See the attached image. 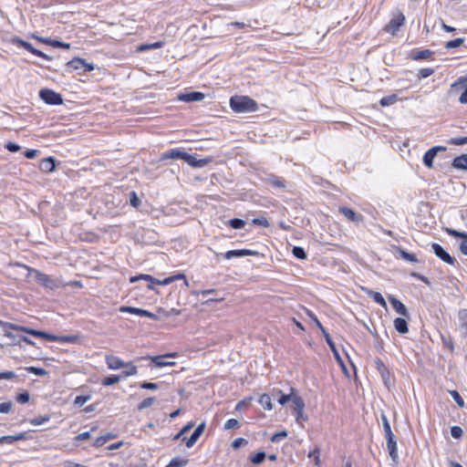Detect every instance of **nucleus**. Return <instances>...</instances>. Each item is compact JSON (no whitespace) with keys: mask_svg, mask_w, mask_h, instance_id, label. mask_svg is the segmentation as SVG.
I'll return each instance as SVG.
<instances>
[{"mask_svg":"<svg viewBox=\"0 0 467 467\" xmlns=\"http://www.w3.org/2000/svg\"><path fill=\"white\" fill-rule=\"evenodd\" d=\"M230 107L236 113L254 112L258 109L257 102L248 96H233Z\"/></svg>","mask_w":467,"mask_h":467,"instance_id":"f257e3e1","label":"nucleus"},{"mask_svg":"<svg viewBox=\"0 0 467 467\" xmlns=\"http://www.w3.org/2000/svg\"><path fill=\"white\" fill-rule=\"evenodd\" d=\"M381 420H382L383 430L385 432V439L387 441V448L389 450V456H390L392 462L395 464H397L399 462V454H398V447H397V441H396L395 435L392 432L389 421L384 413L381 414Z\"/></svg>","mask_w":467,"mask_h":467,"instance_id":"f03ea898","label":"nucleus"},{"mask_svg":"<svg viewBox=\"0 0 467 467\" xmlns=\"http://www.w3.org/2000/svg\"><path fill=\"white\" fill-rule=\"evenodd\" d=\"M307 316L315 322L316 326L320 329L324 336V339H326V342L327 343L330 350L332 351L335 359L337 361V363L341 366V368L346 370V366L344 364L343 359L341 358L339 352L336 347V344L332 340V337H330L329 333L327 331V329L323 327L317 317L310 310L306 311Z\"/></svg>","mask_w":467,"mask_h":467,"instance_id":"7ed1b4c3","label":"nucleus"},{"mask_svg":"<svg viewBox=\"0 0 467 467\" xmlns=\"http://www.w3.org/2000/svg\"><path fill=\"white\" fill-rule=\"evenodd\" d=\"M95 66L93 63L87 62L84 58L74 57L66 63V69L71 73L74 70H82L83 72H90L94 70Z\"/></svg>","mask_w":467,"mask_h":467,"instance_id":"20e7f679","label":"nucleus"},{"mask_svg":"<svg viewBox=\"0 0 467 467\" xmlns=\"http://www.w3.org/2000/svg\"><path fill=\"white\" fill-rule=\"evenodd\" d=\"M10 42L15 46L21 47L25 48L26 50H27L28 52H30L31 54H33L36 57H42L46 60H52V57L50 56L45 54L44 52H42L39 49L35 48L31 43L25 41L18 36L12 37Z\"/></svg>","mask_w":467,"mask_h":467,"instance_id":"39448f33","label":"nucleus"},{"mask_svg":"<svg viewBox=\"0 0 467 467\" xmlns=\"http://www.w3.org/2000/svg\"><path fill=\"white\" fill-rule=\"evenodd\" d=\"M39 98L48 105L57 106L63 104L61 94L49 88H42L39 90Z\"/></svg>","mask_w":467,"mask_h":467,"instance_id":"423d86ee","label":"nucleus"},{"mask_svg":"<svg viewBox=\"0 0 467 467\" xmlns=\"http://www.w3.org/2000/svg\"><path fill=\"white\" fill-rule=\"evenodd\" d=\"M404 22L405 16L400 10H397L390 21L384 26V31L394 36L400 26H403Z\"/></svg>","mask_w":467,"mask_h":467,"instance_id":"0eeeda50","label":"nucleus"},{"mask_svg":"<svg viewBox=\"0 0 467 467\" xmlns=\"http://www.w3.org/2000/svg\"><path fill=\"white\" fill-rule=\"evenodd\" d=\"M119 312L133 314V315H137L140 317H149L152 320H159V317L156 314H153V313L150 312L149 310L139 308V307L121 306L119 307Z\"/></svg>","mask_w":467,"mask_h":467,"instance_id":"6e6552de","label":"nucleus"},{"mask_svg":"<svg viewBox=\"0 0 467 467\" xmlns=\"http://www.w3.org/2000/svg\"><path fill=\"white\" fill-rule=\"evenodd\" d=\"M431 248L434 254L441 260H442L444 263L449 265H455V263H457L456 259L453 256H451L446 250H444V248L441 244L433 243L431 244Z\"/></svg>","mask_w":467,"mask_h":467,"instance_id":"1a4fd4ad","label":"nucleus"},{"mask_svg":"<svg viewBox=\"0 0 467 467\" xmlns=\"http://www.w3.org/2000/svg\"><path fill=\"white\" fill-rule=\"evenodd\" d=\"M338 211L348 220H349L355 223H362L364 220V216L361 213H356L351 208H348L346 206H341V207H339Z\"/></svg>","mask_w":467,"mask_h":467,"instance_id":"9d476101","label":"nucleus"},{"mask_svg":"<svg viewBox=\"0 0 467 467\" xmlns=\"http://www.w3.org/2000/svg\"><path fill=\"white\" fill-rule=\"evenodd\" d=\"M259 253L257 251L250 250V249H237V250H230L223 254V257L225 259H233L235 257H244V256H255L258 255Z\"/></svg>","mask_w":467,"mask_h":467,"instance_id":"9b49d317","label":"nucleus"},{"mask_svg":"<svg viewBox=\"0 0 467 467\" xmlns=\"http://www.w3.org/2000/svg\"><path fill=\"white\" fill-rule=\"evenodd\" d=\"M187 155H188V152H186L179 148H175V149H171V150L162 153L161 160L164 161V160L173 159V160H182L185 161Z\"/></svg>","mask_w":467,"mask_h":467,"instance_id":"f8f14e48","label":"nucleus"},{"mask_svg":"<svg viewBox=\"0 0 467 467\" xmlns=\"http://www.w3.org/2000/svg\"><path fill=\"white\" fill-rule=\"evenodd\" d=\"M36 280L38 284L42 285L43 286L50 289H54L57 287L56 282L54 279H52L49 275L36 270Z\"/></svg>","mask_w":467,"mask_h":467,"instance_id":"ddd939ff","label":"nucleus"},{"mask_svg":"<svg viewBox=\"0 0 467 467\" xmlns=\"http://www.w3.org/2000/svg\"><path fill=\"white\" fill-rule=\"evenodd\" d=\"M205 98L204 94L200 91H191L186 93H181L178 95V99L183 102H195L201 101Z\"/></svg>","mask_w":467,"mask_h":467,"instance_id":"4468645a","label":"nucleus"},{"mask_svg":"<svg viewBox=\"0 0 467 467\" xmlns=\"http://www.w3.org/2000/svg\"><path fill=\"white\" fill-rule=\"evenodd\" d=\"M212 161V158L197 159L194 155L188 153L185 162L193 168H203Z\"/></svg>","mask_w":467,"mask_h":467,"instance_id":"2eb2a0df","label":"nucleus"},{"mask_svg":"<svg viewBox=\"0 0 467 467\" xmlns=\"http://www.w3.org/2000/svg\"><path fill=\"white\" fill-rule=\"evenodd\" d=\"M204 431H205V422H202L195 428V430L193 431L192 435L186 440V442H185L186 447L192 448L196 443V441L201 437V435L204 432Z\"/></svg>","mask_w":467,"mask_h":467,"instance_id":"dca6fc26","label":"nucleus"},{"mask_svg":"<svg viewBox=\"0 0 467 467\" xmlns=\"http://www.w3.org/2000/svg\"><path fill=\"white\" fill-rule=\"evenodd\" d=\"M389 300L398 314L405 317H410L409 311L402 302H400L399 299H397L394 296L391 295L389 296Z\"/></svg>","mask_w":467,"mask_h":467,"instance_id":"f3484780","label":"nucleus"},{"mask_svg":"<svg viewBox=\"0 0 467 467\" xmlns=\"http://www.w3.org/2000/svg\"><path fill=\"white\" fill-rule=\"evenodd\" d=\"M106 363L110 369H119L124 368L127 362L121 360L119 357L113 355L106 356Z\"/></svg>","mask_w":467,"mask_h":467,"instance_id":"a211bd4d","label":"nucleus"},{"mask_svg":"<svg viewBox=\"0 0 467 467\" xmlns=\"http://www.w3.org/2000/svg\"><path fill=\"white\" fill-rule=\"evenodd\" d=\"M39 169L43 172H52L56 169V159L47 157L43 159L39 163Z\"/></svg>","mask_w":467,"mask_h":467,"instance_id":"6ab92c4d","label":"nucleus"},{"mask_svg":"<svg viewBox=\"0 0 467 467\" xmlns=\"http://www.w3.org/2000/svg\"><path fill=\"white\" fill-rule=\"evenodd\" d=\"M27 432H20L16 435H6L0 437V444L8 443L12 444L18 441H24L27 439Z\"/></svg>","mask_w":467,"mask_h":467,"instance_id":"aec40b11","label":"nucleus"},{"mask_svg":"<svg viewBox=\"0 0 467 467\" xmlns=\"http://www.w3.org/2000/svg\"><path fill=\"white\" fill-rule=\"evenodd\" d=\"M363 291L367 294L368 296L372 298L377 304L381 306L384 308H387V303L383 297V296L379 292L373 291L369 288H362Z\"/></svg>","mask_w":467,"mask_h":467,"instance_id":"412c9836","label":"nucleus"},{"mask_svg":"<svg viewBox=\"0 0 467 467\" xmlns=\"http://www.w3.org/2000/svg\"><path fill=\"white\" fill-rule=\"evenodd\" d=\"M451 167L455 170H467V154H462L455 157L451 161Z\"/></svg>","mask_w":467,"mask_h":467,"instance_id":"4be33fe9","label":"nucleus"},{"mask_svg":"<svg viewBox=\"0 0 467 467\" xmlns=\"http://www.w3.org/2000/svg\"><path fill=\"white\" fill-rule=\"evenodd\" d=\"M265 182L276 189H281L285 187V182L283 178L278 177L274 174H270L265 178Z\"/></svg>","mask_w":467,"mask_h":467,"instance_id":"5701e85b","label":"nucleus"},{"mask_svg":"<svg viewBox=\"0 0 467 467\" xmlns=\"http://www.w3.org/2000/svg\"><path fill=\"white\" fill-rule=\"evenodd\" d=\"M433 52L430 49H422L418 51H412L410 55V58L413 60H424V59H432Z\"/></svg>","mask_w":467,"mask_h":467,"instance_id":"b1692460","label":"nucleus"},{"mask_svg":"<svg viewBox=\"0 0 467 467\" xmlns=\"http://www.w3.org/2000/svg\"><path fill=\"white\" fill-rule=\"evenodd\" d=\"M376 368L378 369L379 373L380 374L381 378L384 381L389 379V370L388 367L385 365V363L380 359L377 358L375 359Z\"/></svg>","mask_w":467,"mask_h":467,"instance_id":"393cba45","label":"nucleus"},{"mask_svg":"<svg viewBox=\"0 0 467 467\" xmlns=\"http://www.w3.org/2000/svg\"><path fill=\"white\" fill-rule=\"evenodd\" d=\"M394 327L400 334H406L409 332L408 322L403 317H396L394 319Z\"/></svg>","mask_w":467,"mask_h":467,"instance_id":"a878e982","label":"nucleus"},{"mask_svg":"<svg viewBox=\"0 0 467 467\" xmlns=\"http://www.w3.org/2000/svg\"><path fill=\"white\" fill-rule=\"evenodd\" d=\"M465 81L466 79L460 78L451 85V88H456L458 85H462L463 91L462 92L459 98V101L462 104H467V83H465Z\"/></svg>","mask_w":467,"mask_h":467,"instance_id":"bb28decb","label":"nucleus"},{"mask_svg":"<svg viewBox=\"0 0 467 467\" xmlns=\"http://www.w3.org/2000/svg\"><path fill=\"white\" fill-rule=\"evenodd\" d=\"M149 358L151 359V361L155 364L156 367L161 368V367H167V366H174L175 362L173 361H166V356H154V357H149Z\"/></svg>","mask_w":467,"mask_h":467,"instance_id":"cd10ccee","label":"nucleus"},{"mask_svg":"<svg viewBox=\"0 0 467 467\" xmlns=\"http://www.w3.org/2000/svg\"><path fill=\"white\" fill-rule=\"evenodd\" d=\"M398 254L405 261L410 262V263H418L419 260L416 256V254L409 253L402 249L401 247H397L396 249Z\"/></svg>","mask_w":467,"mask_h":467,"instance_id":"c85d7f7f","label":"nucleus"},{"mask_svg":"<svg viewBox=\"0 0 467 467\" xmlns=\"http://www.w3.org/2000/svg\"><path fill=\"white\" fill-rule=\"evenodd\" d=\"M117 435L112 432H108L105 435L99 436L95 441L93 445L96 447L103 446L108 441L115 439Z\"/></svg>","mask_w":467,"mask_h":467,"instance_id":"c756f323","label":"nucleus"},{"mask_svg":"<svg viewBox=\"0 0 467 467\" xmlns=\"http://www.w3.org/2000/svg\"><path fill=\"white\" fill-rule=\"evenodd\" d=\"M437 155L434 154V151H432L431 149H429L423 155L422 162L427 168H432L433 167V161L434 158Z\"/></svg>","mask_w":467,"mask_h":467,"instance_id":"7c9ffc66","label":"nucleus"},{"mask_svg":"<svg viewBox=\"0 0 467 467\" xmlns=\"http://www.w3.org/2000/svg\"><path fill=\"white\" fill-rule=\"evenodd\" d=\"M460 327L463 330V336L467 337V309L459 311Z\"/></svg>","mask_w":467,"mask_h":467,"instance_id":"2f4dec72","label":"nucleus"},{"mask_svg":"<svg viewBox=\"0 0 467 467\" xmlns=\"http://www.w3.org/2000/svg\"><path fill=\"white\" fill-rule=\"evenodd\" d=\"M442 345L447 348L451 352L454 351V341L450 334L441 335Z\"/></svg>","mask_w":467,"mask_h":467,"instance_id":"473e14b6","label":"nucleus"},{"mask_svg":"<svg viewBox=\"0 0 467 467\" xmlns=\"http://www.w3.org/2000/svg\"><path fill=\"white\" fill-rule=\"evenodd\" d=\"M189 460L186 458L174 457L165 467H184L188 464Z\"/></svg>","mask_w":467,"mask_h":467,"instance_id":"72a5a7b5","label":"nucleus"},{"mask_svg":"<svg viewBox=\"0 0 467 467\" xmlns=\"http://www.w3.org/2000/svg\"><path fill=\"white\" fill-rule=\"evenodd\" d=\"M291 401L293 403V409H294L295 411L304 410L305 401H304V400L300 396H297L295 393L293 395V398H292Z\"/></svg>","mask_w":467,"mask_h":467,"instance_id":"f704fd0d","label":"nucleus"},{"mask_svg":"<svg viewBox=\"0 0 467 467\" xmlns=\"http://www.w3.org/2000/svg\"><path fill=\"white\" fill-rule=\"evenodd\" d=\"M258 402L265 410H271L273 409L271 397L268 394L261 395Z\"/></svg>","mask_w":467,"mask_h":467,"instance_id":"c9c22d12","label":"nucleus"},{"mask_svg":"<svg viewBox=\"0 0 467 467\" xmlns=\"http://www.w3.org/2000/svg\"><path fill=\"white\" fill-rule=\"evenodd\" d=\"M398 101V96L396 94H391V95H389V96H386V97H383L380 100H379V104L382 106V107H389L390 105H393L394 103H396Z\"/></svg>","mask_w":467,"mask_h":467,"instance_id":"e433bc0d","label":"nucleus"},{"mask_svg":"<svg viewBox=\"0 0 467 467\" xmlns=\"http://www.w3.org/2000/svg\"><path fill=\"white\" fill-rule=\"evenodd\" d=\"M125 368H127L128 369L122 371V375H121L124 378L130 377V376H134L138 373L137 367L135 365H133L131 362H127L125 365Z\"/></svg>","mask_w":467,"mask_h":467,"instance_id":"4c0bfd02","label":"nucleus"},{"mask_svg":"<svg viewBox=\"0 0 467 467\" xmlns=\"http://www.w3.org/2000/svg\"><path fill=\"white\" fill-rule=\"evenodd\" d=\"M4 337H8L10 339V342L8 343L9 345L20 346L19 335H16L9 330H5Z\"/></svg>","mask_w":467,"mask_h":467,"instance_id":"58836bf2","label":"nucleus"},{"mask_svg":"<svg viewBox=\"0 0 467 467\" xmlns=\"http://www.w3.org/2000/svg\"><path fill=\"white\" fill-rule=\"evenodd\" d=\"M292 254L296 258L300 260H305L307 257L305 249L301 246H294L292 249Z\"/></svg>","mask_w":467,"mask_h":467,"instance_id":"ea45409f","label":"nucleus"},{"mask_svg":"<svg viewBox=\"0 0 467 467\" xmlns=\"http://www.w3.org/2000/svg\"><path fill=\"white\" fill-rule=\"evenodd\" d=\"M120 378H121V376L109 375L103 379L102 385L106 386V387L112 386V385L118 383L120 380Z\"/></svg>","mask_w":467,"mask_h":467,"instance_id":"a19ab883","label":"nucleus"},{"mask_svg":"<svg viewBox=\"0 0 467 467\" xmlns=\"http://www.w3.org/2000/svg\"><path fill=\"white\" fill-rule=\"evenodd\" d=\"M463 42H464L463 37H458L453 40H450L445 44V48L452 49V48L459 47L460 46H462L463 44Z\"/></svg>","mask_w":467,"mask_h":467,"instance_id":"79ce46f5","label":"nucleus"},{"mask_svg":"<svg viewBox=\"0 0 467 467\" xmlns=\"http://www.w3.org/2000/svg\"><path fill=\"white\" fill-rule=\"evenodd\" d=\"M266 458V454L265 451H258L257 453H255L254 455H253L251 457V462L254 464V465H259L261 464L265 459Z\"/></svg>","mask_w":467,"mask_h":467,"instance_id":"37998d69","label":"nucleus"},{"mask_svg":"<svg viewBox=\"0 0 467 467\" xmlns=\"http://www.w3.org/2000/svg\"><path fill=\"white\" fill-rule=\"evenodd\" d=\"M228 224L233 229H242L245 225V221H244L243 219H240V218H233V219L229 220Z\"/></svg>","mask_w":467,"mask_h":467,"instance_id":"c03bdc74","label":"nucleus"},{"mask_svg":"<svg viewBox=\"0 0 467 467\" xmlns=\"http://www.w3.org/2000/svg\"><path fill=\"white\" fill-rule=\"evenodd\" d=\"M155 400H156V399L154 397H149V398L144 399L141 402L139 403L138 410H145V409L150 407L151 405H153Z\"/></svg>","mask_w":467,"mask_h":467,"instance_id":"a18cd8bd","label":"nucleus"},{"mask_svg":"<svg viewBox=\"0 0 467 467\" xmlns=\"http://www.w3.org/2000/svg\"><path fill=\"white\" fill-rule=\"evenodd\" d=\"M26 371H28L29 373H32L36 376H46L47 375V371L42 368H38V367H34V366H31V367H27L25 368Z\"/></svg>","mask_w":467,"mask_h":467,"instance_id":"49530a36","label":"nucleus"},{"mask_svg":"<svg viewBox=\"0 0 467 467\" xmlns=\"http://www.w3.org/2000/svg\"><path fill=\"white\" fill-rule=\"evenodd\" d=\"M449 393L460 408L464 407V400L457 390H449Z\"/></svg>","mask_w":467,"mask_h":467,"instance_id":"de8ad7c7","label":"nucleus"},{"mask_svg":"<svg viewBox=\"0 0 467 467\" xmlns=\"http://www.w3.org/2000/svg\"><path fill=\"white\" fill-rule=\"evenodd\" d=\"M143 280L149 282L147 286L149 289H151V290H154V286H153L154 285H161V280H159L150 275H144Z\"/></svg>","mask_w":467,"mask_h":467,"instance_id":"09e8293b","label":"nucleus"},{"mask_svg":"<svg viewBox=\"0 0 467 467\" xmlns=\"http://www.w3.org/2000/svg\"><path fill=\"white\" fill-rule=\"evenodd\" d=\"M20 331L24 332V333H26L28 335H31L33 337H40L41 338V336H42V331L41 330H36V329L30 328V327H27L21 326Z\"/></svg>","mask_w":467,"mask_h":467,"instance_id":"8fccbe9b","label":"nucleus"},{"mask_svg":"<svg viewBox=\"0 0 467 467\" xmlns=\"http://www.w3.org/2000/svg\"><path fill=\"white\" fill-rule=\"evenodd\" d=\"M130 195V204L134 207V208H138L140 205V198L138 197L137 193L132 191L129 193Z\"/></svg>","mask_w":467,"mask_h":467,"instance_id":"3c124183","label":"nucleus"},{"mask_svg":"<svg viewBox=\"0 0 467 467\" xmlns=\"http://www.w3.org/2000/svg\"><path fill=\"white\" fill-rule=\"evenodd\" d=\"M50 417L48 415L40 416L30 420V423L34 426H38L49 421Z\"/></svg>","mask_w":467,"mask_h":467,"instance_id":"603ef678","label":"nucleus"},{"mask_svg":"<svg viewBox=\"0 0 467 467\" xmlns=\"http://www.w3.org/2000/svg\"><path fill=\"white\" fill-rule=\"evenodd\" d=\"M296 392V389H291V392L289 394H282L279 399H278V402L281 404V405H285L286 404L288 401H291L292 398H293V395L295 394Z\"/></svg>","mask_w":467,"mask_h":467,"instance_id":"864d4df0","label":"nucleus"},{"mask_svg":"<svg viewBox=\"0 0 467 467\" xmlns=\"http://www.w3.org/2000/svg\"><path fill=\"white\" fill-rule=\"evenodd\" d=\"M434 73V69L432 68H429V67H424V68H420L417 74L418 78L420 79H422V78H429L430 76H431L432 74Z\"/></svg>","mask_w":467,"mask_h":467,"instance_id":"5fc2aeb1","label":"nucleus"},{"mask_svg":"<svg viewBox=\"0 0 467 467\" xmlns=\"http://www.w3.org/2000/svg\"><path fill=\"white\" fill-rule=\"evenodd\" d=\"M16 401L18 403H21V404H25V403H27L30 400V395L28 393V391H23L21 393H17L16 397Z\"/></svg>","mask_w":467,"mask_h":467,"instance_id":"6e6d98bb","label":"nucleus"},{"mask_svg":"<svg viewBox=\"0 0 467 467\" xmlns=\"http://www.w3.org/2000/svg\"><path fill=\"white\" fill-rule=\"evenodd\" d=\"M0 326L3 327L4 331L7 330V329L20 331V327H21L20 325H16V324H14V323H9V322H4V321H1V320H0Z\"/></svg>","mask_w":467,"mask_h":467,"instance_id":"4d7b16f0","label":"nucleus"},{"mask_svg":"<svg viewBox=\"0 0 467 467\" xmlns=\"http://www.w3.org/2000/svg\"><path fill=\"white\" fill-rule=\"evenodd\" d=\"M287 436L288 432L286 431H282L275 433L270 440L272 442H279L281 440L285 439Z\"/></svg>","mask_w":467,"mask_h":467,"instance_id":"13d9d810","label":"nucleus"},{"mask_svg":"<svg viewBox=\"0 0 467 467\" xmlns=\"http://www.w3.org/2000/svg\"><path fill=\"white\" fill-rule=\"evenodd\" d=\"M463 431L460 426H452L451 428V435L454 439H461L462 437Z\"/></svg>","mask_w":467,"mask_h":467,"instance_id":"bf43d9fd","label":"nucleus"},{"mask_svg":"<svg viewBox=\"0 0 467 467\" xmlns=\"http://www.w3.org/2000/svg\"><path fill=\"white\" fill-rule=\"evenodd\" d=\"M447 142L457 146L467 144L466 137L451 138Z\"/></svg>","mask_w":467,"mask_h":467,"instance_id":"052dcab7","label":"nucleus"},{"mask_svg":"<svg viewBox=\"0 0 467 467\" xmlns=\"http://www.w3.org/2000/svg\"><path fill=\"white\" fill-rule=\"evenodd\" d=\"M140 387L143 389L156 390L159 389V384L153 383V382L143 381L140 383Z\"/></svg>","mask_w":467,"mask_h":467,"instance_id":"680f3d73","label":"nucleus"},{"mask_svg":"<svg viewBox=\"0 0 467 467\" xmlns=\"http://www.w3.org/2000/svg\"><path fill=\"white\" fill-rule=\"evenodd\" d=\"M4 147L10 152H17L21 149V147L17 143L13 141L6 142Z\"/></svg>","mask_w":467,"mask_h":467,"instance_id":"e2e57ef3","label":"nucleus"},{"mask_svg":"<svg viewBox=\"0 0 467 467\" xmlns=\"http://www.w3.org/2000/svg\"><path fill=\"white\" fill-rule=\"evenodd\" d=\"M247 443H248V441L245 440L244 438H236L232 442V448L234 450H237V449L241 448L243 445H246Z\"/></svg>","mask_w":467,"mask_h":467,"instance_id":"0e129e2a","label":"nucleus"},{"mask_svg":"<svg viewBox=\"0 0 467 467\" xmlns=\"http://www.w3.org/2000/svg\"><path fill=\"white\" fill-rule=\"evenodd\" d=\"M240 427V422L236 419H229L224 423V430H231Z\"/></svg>","mask_w":467,"mask_h":467,"instance_id":"69168bd1","label":"nucleus"},{"mask_svg":"<svg viewBox=\"0 0 467 467\" xmlns=\"http://www.w3.org/2000/svg\"><path fill=\"white\" fill-rule=\"evenodd\" d=\"M89 396L79 395L75 398L74 404L78 407L83 406L88 400Z\"/></svg>","mask_w":467,"mask_h":467,"instance_id":"338daca9","label":"nucleus"},{"mask_svg":"<svg viewBox=\"0 0 467 467\" xmlns=\"http://www.w3.org/2000/svg\"><path fill=\"white\" fill-rule=\"evenodd\" d=\"M462 239V241L460 244V251L462 254L467 255V233Z\"/></svg>","mask_w":467,"mask_h":467,"instance_id":"774afa93","label":"nucleus"}]
</instances>
